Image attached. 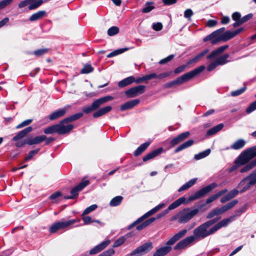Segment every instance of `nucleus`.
I'll list each match as a JSON object with an SVG mask.
<instances>
[{"instance_id": "nucleus-1", "label": "nucleus", "mask_w": 256, "mask_h": 256, "mask_svg": "<svg viewBox=\"0 0 256 256\" xmlns=\"http://www.w3.org/2000/svg\"><path fill=\"white\" fill-rule=\"evenodd\" d=\"M220 218V217L212 218L200 225L193 230V236L186 237L180 241L174 246V250L184 249L192 244L195 239H204L209 236L214 234L222 228L227 226L229 224L228 222L226 223V220H227L226 218L222 220L210 228L214 224L218 222Z\"/></svg>"}, {"instance_id": "nucleus-2", "label": "nucleus", "mask_w": 256, "mask_h": 256, "mask_svg": "<svg viewBox=\"0 0 256 256\" xmlns=\"http://www.w3.org/2000/svg\"><path fill=\"white\" fill-rule=\"evenodd\" d=\"M113 99V96H106L95 100L90 105L82 108V112H78L64 118L61 120L62 123L64 125V124L73 122L82 118L84 113L88 114L94 111V112L92 114L94 118H98L104 116L112 110V107L110 106H107L100 108V106Z\"/></svg>"}, {"instance_id": "nucleus-3", "label": "nucleus", "mask_w": 256, "mask_h": 256, "mask_svg": "<svg viewBox=\"0 0 256 256\" xmlns=\"http://www.w3.org/2000/svg\"><path fill=\"white\" fill-rule=\"evenodd\" d=\"M33 130V128L31 126H28L24 129L19 132L12 139V141L16 142L15 146L16 148H22L26 144L32 146L34 144H40L44 141H46L45 144L48 145L52 142L55 140V138L52 137L47 138L45 135L38 136L35 137L28 136L24 140H20L25 138L27 134Z\"/></svg>"}, {"instance_id": "nucleus-4", "label": "nucleus", "mask_w": 256, "mask_h": 256, "mask_svg": "<svg viewBox=\"0 0 256 256\" xmlns=\"http://www.w3.org/2000/svg\"><path fill=\"white\" fill-rule=\"evenodd\" d=\"M205 66H201L190 72L178 77L174 80L164 84L163 88H170L180 85L194 78L197 74L202 72Z\"/></svg>"}, {"instance_id": "nucleus-5", "label": "nucleus", "mask_w": 256, "mask_h": 256, "mask_svg": "<svg viewBox=\"0 0 256 256\" xmlns=\"http://www.w3.org/2000/svg\"><path fill=\"white\" fill-rule=\"evenodd\" d=\"M188 230L184 229L180 231L177 234L172 236L167 242V246H164L157 250L153 254V256H164L172 250V247L170 246L174 244L184 236L186 235Z\"/></svg>"}, {"instance_id": "nucleus-6", "label": "nucleus", "mask_w": 256, "mask_h": 256, "mask_svg": "<svg viewBox=\"0 0 256 256\" xmlns=\"http://www.w3.org/2000/svg\"><path fill=\"white\" fill-rule=\"evenodd\" d=\"M74 128V125L72 124L66 126L64 125L60 120L58 124L52 125L44 128V132L46 134L56 132L58 134L62 135L69 133Z\"/></svg>"}, {"instance_id": "nucleus-7", "label": "nucleus", "mask_w": 256, "mask_h": 256, "mask_svg": "<svg viewBox=\"0 0 256 256\" xmlns=\"http://www.w3.org/2000/svg\"><path fill=\"white\" fill-rule=\"evenodd\" d=\"M205 206V204H201L198 208L190 210L188 208H184L178 212L179 224H186L196 216L199 210Z\"/></svg>"}, {"instance_id": "nucleus-8", "label": "nucleus", "mask_w": 256, "mask_h": 256, "mask_svg": "<svg viewBox=\"0 0 256 256\" xmlns=\"http://www.w3.org/2000/svg\"><path fill=\"white\" fill-rule=\"evenodd\" d=\"M238 203V200L236 199L230 202H228L226 204L222 206L220 208H215L206 214V219H210L215 216H220L232 208Z\"/></svg>"}, {"instance_id": "nucleus-9", "label": "nucleus", "mask_w": 256, "mask_h": 256, "mask_svg": "<svg viewBox=\"0 0 256 256\" xmlns=\"http://www.w3.org/2000/svg\"><path fill=\"white\" fill-rule=\"evenodd\" d=\"M217 186V184L213 182L206 186H205L198 191L196 192L194 194L190 196L187 200L186 202H189L194 200L204 197L206 195L210 192L212 189Z\"/></svg>"}, {"instance_id": "nucleus-10", "label": "nucleus", "mask_w": 256, "mask_h": 256, "mask_svg": "<svg viewBox=\"0 0 256 256\" xmlns=\"http://www.w3.org/2000/svg\"><path fill=\"white\" fill-rule=\"evenodd\" d=\"M80 220L72 219L66 222H58L53 224L49 228L48 231L50 234L56 233L58 230L61 229H65L68 227L71 224H72L76 222H80Z\"/></svg>"}, {"instance_id": "nucleus-11", "label": "nucleus", "mask_w": 256, "mask_h": 256, "mask_svg": "<svg viewBox=\"0 0 256 256\" xmlns=\"http://www.w3.org/2000/svg\"><path fill=\"white\" fill-rule=\"evenodd\" d=\"M90 184L88 180H82L78 185L74 187L70 190V196H66L64 197L65 200L76 198L79 194V192L82 191L85 187Z\"/></svg>"}, {"instance_id": "nucleus-12", "label": "nucleus", "mask_w": 256, "mask_h": 256, "mask_svg": "<svg viewBox=\"0 0 256 256\" xmlns=\"http://www.w3.org/2000/svg\"><path fill=\"white\" fill-rule=\"evenodd\" d=\"M250 160L246 152L244 150L235 160L234 164L229 168V172H232L234 171L238 167L244 165Z\"/></svg>"}, {"instance_id": "nucleus-13", "label": "nucleus", "mask_w": 256, "mask_h": 256, "mask_svg": "<svg viewBox=\"0 0 256 256\" xmlns=\"http://www.w3.org/2000/svg\"><path fill=\"white\" fill-rule=\"evenodd\" d=\"M153 246L152 242H145L134 250L130 255V256H142L150 252Z\"/></svg>"}, {"instance_id": "nucleus-14", "label": "nucleus", "mask_w": 256, "mask_h": 256, "mask_svg": "<svg viewBox=\"0 0 256 256\" xmlns=\"http://www.w3.org/2000/svg\"><path fill=\"white\" fill-rule=\"evenodd\" d=\"M225 30V28L224 27H222L208 35L206 37L203 38V41L204 42H206L208 41H210V44L212 45H215L218 44V42L216 41V39L220 36L222 34H224V32Z\"/></svg>"}, {"instance_id": "nucleus-15", "label": "nucleus", "mask_w": 256, "mask_h": 256, "mask_svg": "<svg viewBox=\"0 0 256 256\" xmlns=\"http://www.w3.org/2000/svg\"><path fill=\"white\" fill-rule=\"evenodd\" d=\"M145 88V86L139 85L128 89L125 91L124 94L127 98H132L144 94Z\"/></svg>"}, {"instance_id": "nucleus-16", "label": "nucleus", "mask_w": 256, "mask_h": 256, "mask_svg": "<svg viewBox=\"0 0 256 256\" xmlns=\"http://www.w3.org/2000/svg\"><path fill=\"white\" fill-rule=\"evenodd\" d=\"M168 213V212L166 210V209L164 210L163 212L158 214L156 217L150 218L149 219L144 222L142 224H140V225L136 226V230L138 231L142 230L149 226L150 224L154 222L156 220H158L162 218V217L166 215Z\"/></svg>"}, {"instance_id": "nucleus-17", "label": "nucleus", "mask_w": 256, "mask_h": 256, "mask_svg": "<svg viewBox=\"0 0 256 256\" xmlns=\"http://www.w3.org/2000/svg\"><path fill=\"white\" fill-rule=\"evenodd\" d=\"M190 135V132H182L174 137L170 141V146L172 147L176 146L179 143L183 142Z\"/></svg>"}, {"instance_id": "nucleus-18", "label": "nucleus", "mask_w": 256, "mask_h": 256, "mask_svg": "<svg viewBox=\"0 0 256 256\" xmlns=\"http://www.w3.org/2000/svg\"><path fill=\"white\" fill-rule=\"evenodd\" d=\"M66 108H64L54 111L48 116L49 120L52 121L62 117L66 114Z\"/></svg>"}, {"instance_id": "nucleus-19", "label": "nucleus", "mask_w": 256, "mask_h": 256, "mask_svg": "<svg viewBox=\"0 0 256 256\" xmlns=\"http://www.w3.org/2000/svg\"><path fill=\"white\" fill-rule=\"evenodd\" d=\"M247 208V204L243 205L240 208L236 210L234 214L232 216L226 218L227 220H226V222H228V223H230L234 220L236 218L239 217L246 210Z\"/></svg>"}, {"instance_id": "nucleus-20", "label": "nucleus", "mask_w": 256, "mask_h": 256, "mask_svg": "<svg viewBox=\"0 0 256 256\" xmlns=\"http://www.w3.org/2000/svg\"><path fill=\"white\" fill-rule=\"evenodd\" d=\"M110 244V240H106L102 242L100 244L96 246L90 250V254H96L104 250Z\"/></svg>"}, {"instance_id": "nucleus-21", "label": "nucleus", "mask_w": 256, "mask_h": 256, "mask_svg": "<svg viewBox=\"0 0 256 256\" xmlns=\"http://www.w3.org/2000/svg\"><path fill=\"white\" fill-rule=\"evenodd\" d=\"M163 152V148L160 147L146 154L143 157L142 160L144 162H146L156 157L159 154H161Z\"/></svg>"}, {"instance_id": "nucleus-22", "label": "nucleus", "mask_w": 256, "mask_h": 256, "mask_svg": "<svg viewBox=\"0 0 256 256\" xmlns=\"http://www.w3.org/2000/svg\"><path fill=\"white\" fill-rule=\"evenodd\" d=\"M140 101L138 99H134L125 102L122 104L120 106V110L122 111H124L132 109L140 103Z\"/></svg>"}, {"instance_id": "nucleus-23", "label": "nucleus", "mask_w": 256, "mask_h": 256, "mask_svg": "<svg viewBox=\"0 0 256 256\" xmlns=\"http://www.w3.org/2000/svg\"><path fill=\"white\" fill-rule=\"evenodd\" d=\"M229 47L228 45H224L218 48L216 50H213L210 54L206 56L208 60H210L216 57L218 54H222Z\"/></svg>"}, {"instance_id": "nucleus-24", "label": "nucleus", "mask_w": 256, "mask_h": 256, "mask_svg": "<svg viewBox=\"0 0 256 256\" xmlns=\"http://www.w3.org/2000/svg\"><path fill=\"white\" fill-rule=\"evenodd\" d=\"M233 32L230 30L225 32L220 36H219L216 40L218 43L220 42H226L232 38H234Z\"/></svg>"}, {"instance_id": "nucleus-25", "label": "nucleus", "mask_w": 256, "mask_h": 256, "mask_svg": "<svg viewBox=\"0 0 256 256\" xmlns=\"http://www.w3.org/2000/svg\"><path fill=\"white\" fill-rule=\"evenodd\" d=\"M186 200V198L184 196L180 197L171 204L166 210L168 212L170 210L176 208L182 204L185 203Z\"/></svg>"}, {"instance_id": "nucleus-26", "label": "nucleus", "mask_w": 256, "mask_h": 256, "mask_svg": "<svg viewBox=\"0 0 256 256\" xmlns=\"http://www.w3.org/2000/svg\"><path fill=\"white\" fill-rule=\"evenodd\" d=\"M150 142H146L139 146L134 152L135 156H138L144 152L150 146Z\"/></svg>"}, {"instance_id": "nucleus-27", "label": "nucleus", "mask_w": 256, "mask_h": 256, "mask_svg": "<svg viewBox=\"0 0 256 256\" xmlns=\"http://www.w3.org/2000/svg\"><path fill=\"white\" fill-rule=\"evenodd\" d=\"M194 142L193 140H189L183 144L180 145L178 146L174 150V153H178L180 152V151H182L186 148H187L192 146L194 144Z\"/></svg>"}, {"instance_id": "nucleus-28", "label": "nucleus", "mask_w": 256, "mask_h": 256, "mask_svg": "<svg viewBox=\"0 0 256 256\" xmlns=\"http://www.w3.org/2000/svg\"><path fill=\"white\" fill-rule=\"evenodd\" d=\"M134 81V76H130L118 82V86L120 88H124L132 84Z\"/></svg>"}, {"instance_id": "nucleus-29", "label": "nucleus", "mask_w": 256, "mask_h": 256, "mask_svg": "<svg viewBox=\"0 0 256 256\" xmlns=\"http://www.w3.org/2000/svg\"><path fill=\"white\" fill-rule=\"evenodd\" d=\"M240 170V172L242 173L247 172L256 166V159L255 158L251 161L250 160Z\"/></svg>"}, {"instance_id": "nucleus-30", "label": "nucleus", "mask_w": 256, "mask_h": 256, "mask_svg": "<svg viewBox=\"0 0 256 256\" xmlns=\"http://www.w3.org/2000/svg\"><path fill=\"white\" fill-rule=\"evenodd\" d=\"M46 15V13L44 10H40L32 14L29 20L34 22L40 20Z\"/></svg>"}, {"instance_id": "nucleus-31", "label": "nucleus", "mask_w": 256, "mask_h": 256, "mask_svg": "<svg viewBox=\"0 0 256 256\" xmlns=\"http://www.w3.org/2000/svg\"><path fill=\"white\" fill-rule=\"evenodd\" d=\"M208 52L209 50L208 49L204 50L197 54L196 56L188 60L187 62L188 64L190 65L192 63L197 62L200 59L202 58L207 53H208Z\"/></svg>"}, {"instance_id": "nucleus-32", "label": "nucleus", "mask_w": 256, "mask_h": 256, "mask_svg": "<svg viewBox=\"0 0 256 256\" xmlns=\"http://www.w3.org/2000/svg\"><path fill=\"white\" fill-rule=\"evenodd\" d=\"M197 180V178L191 179L188 182L182 185L181 187H180L178 190V192H180L188 189L196 183Z\"/></svg>"}, {"instance_id": "nucleus-33", "label": "nucleus", "mask_w": 256, "mask_h": 256, "mask_svg": "<svg viewBox=\"0 0 256 256\" xmlns=\"http://www.w3.org/2000/svg\"><path fill=\"white\" fill-rule=\"evenodd\" d=\"M246 144V142L244 140L238 139L231 146V148L234 150L241 149L244 147Z\"/></svg>"}, {"instance_id": "nucleus-34", "label": "nucleus", "mask_w": 256, "mask_h": 256, "mask_svg": "<svg viewBox=\"0 0 256 256\" xmlns=\"http://www.w3.org/2000/svg\"><path fill=\"white\" fill-rule=\"evenodd\" d=\"M224 126L223 124H220L208 130L206 132V134L208 136L214 134L220 130L224 128Z\"/></svg>"}, {"instance_id": "nucleus-35", "label": "nucleus", "mask_w": 256, "mask_h": 256, "mask_svg": "<svg viewBox=\"0 0 256 256\" xmlns=\"http://www.w3.org/2000/svg\"><path fill=\"white\" fill-rule=\"evenodd\" d=\"M124 198L122 196H118L112 198L110 202V205L112 206H119L122 202Z\"/></svg>"}, {"instance_id": "nucleus-36", "label": "nucleus", "mask_w": 256, "mask_h": 256, "mask_svg": "<svg viewBox=\"0 0 256 256\" xmlns=\"http://www.w3.org/2000/svg\"><path fill=\"white\" fill-rule=\"evenodd\" d=\"M229 56H230L228 54H226L222 56L218 57L216 60L218 65H224L230 62V60H227Z\"/></svg>"}, {"instance_id": "nucleus-37", "label": "nucleus", "mask_w": 256, "mask_h": 256, "mask_svg": "<svg viewBox=\"0 0 256 256\" xmlns=\"http://www.w3.org/2000/svg\"><path fill=\"white\" fill-rule=\"evenodd\" d=\"M210 149L208 148L203 152H202L196 154H195L194 156V158L195 160H200L208 156L210 154Z\"/></svg>"}, {"instance_id": "nucleus-38", "label": "nucleus", "mask_w": 256, "mask_h": 256, "mask_svg": "<svg viewBox=\"0 0 256 256\" xmlns=\"http://www.w3.org/2000/svg\"><path fill=\"white\" fill-rule=\"evenodd\" d=\"M244 151L251 160L256 157V146L246 148Z\"/></svg>"}, {"instance_id": "nucleus-39", "label": "nucleus", "mask_w": 256, "mask_h": 256, "mask_svg": "<svg viewBox=\"0 0 256 256\" xmlns=\"http://www.w3.org/2000/svg\"><path fill=\"white\" fill-rule=\"evenodd\" d=\"M172 74V71H168V72H164L160 74H157L156 73H152V74H150V75L154 76L152 77V79L154 78H157L158 79H162L164 78L170 76Z\"/></svg>"}, {"instance_id": "nucleus-40", "label": "nucleus", "mask_w": 256, "mask_h": 256, "mask_svg": "<svg viewBox=\"0 0 256 256\" xmlns=\"http://www.w3.org/2000/svg\"><path fill=\"white\" fill-rule=\"evenodd\" d=\"M44 1L43 0H38L37 2L34 1L32 2H29L28 10H33L37 8L40 6L43 3Z\"/></svg>"}, {"instance_id": "nucleus-41", "label": "nucleus", "mask_w": 256, "mask_h": 256, "mask_svg": "<svg viewBox=\"0 0 256 256\" xmlns=\"http://www.w3.org/2000/svg\"><path fill=\"white\" fill-rule=\"evenodd\" d=\"M154 4V2H146L145 6L142 10V12L143 13L150 12L155 8L154 6H152Z\"/></svg>"}, {"instance_id": "nucleus-42", "label": "nucleus", "mask_w": 256, "mask_h": 256, "mask_svg": "<svg viewBox=\"0 0 256 256\" xmlns=\"http://www.w3.org/2000/svg\"><path fill=\"white\" fill-rule=\"evenodd\" d=\"M154 76L153 75H150V74H149L145 75L142 77H140L138 78H134V81L136 84H140L142 82L146 80H150L152 79V77Z\"/></svg>"}, {"instance_id": "nucleus-43", "label": "nucleus", "mask_w": 256, "mask_h": 256, "mask_svg": "<svg viewBox=\"0 0 256 256\" xmlns=\"http://www.w3.org/2000/svg\"><path fill=\"white\" fill-rule=\"evenodd\" d=\"M40 150V148H36V150H32L28 152L27 156L25 157L24 159V162L28 161L31 160L34 156Z\"/></svg>"}, {"instance_id": "nucleus-44", "label": "nucleus", "mask_w": 256, "mask_h": 256, "mask_svg": "<svg viewBox=\"0 0 256 256\" xmlns=\"http://www.w3.org/2000/svg\"><path fill=\"white\" fill-rule=\"evenodd\" d=\"M49 52V48H44L36 50L34 52V54L36 56L39 57L47 54Z\"/></svg>"}, {"instance_id": "nucleus-45", "label": "nucleus", "mask_w": 256, "mask_h": 256, "mask_svg": "<svg viewBox=\"0 0 256 256\" xmlns=\"http://www.w3.org/2000/svg\"><path fill=\"white\" fill-rule=\"evenodd\" d=\"M94 70V68H92L90 64H86L84 66V68L81 70L80 72L81 74H87L92 72Z\"/></svg>"}, {"instance_id": "nucleus-46", "label": "nucleus", "mask_w": 256, "mask_h": 256, "mask_svg": "<svg viewBox=\"0 0 256 256\" xmlns=\"http://www.w3.org/2000/svg\"><path fill=\"white\" fill-rule=\"evenodd\" d=\"M126 238L124 236H122L116 240L113 244V248H117L122 246L126 240Z\"/></svg>"}, {"instance_id": "nucleus-47", "label": "nucleus", "mask_w": 256, "mask_h": 256, "mask_svg": "<svg viewBox=\"0 0 256 256\" xmlns=\"http://www.w3.org/2000/svg\"><path fill=\"white\" fill-rule=\"evenodd\" d=\"M189 64H188V62H186V64L180 66L178 68H176L172 72H174L175 74L182 73L186 70Z\"/></svg>"}, {"instance_id": "nucleus-48", "label": "nucleus", "mask_w": 256, "mask_h": 256, "mask_svg": "<svg viewBox=\"0 0 256 256\" xmlns=\"http://www.w3.org/2000/svg\"><path fill=\"white\" fill-rule=\"evenodd\" d=\"M246 85L244 86V87L240 88V89L236 90H234L230 92V94L232 96H236L240 95L243 92H245L246 90Z\"/></svg>"}, {"instance_id": "nucleus-49", "label": "nucleus", "mask_w": 256, "mask_h": 256, "mask_svg": "<svg viewBox=\"0 0 256 256\" xmlns=\"http://www.w3.org/2000/svg\"><path fill=\"white\" fill-rule=\"evenodd\" d=\"M98 208V206L96 204H92L90 206L86 208L82 212V216H86L90 212Z\"/></svg>"}, {"instance_id": "nucleus-50", "label": "nucleus", "mask_w": 256, "mask_h": 256, "mask_svg": "<svg viewBox=\"0 0 256 256\" xmlns=\"http://www.w3.org/2000/svg\"><path fill=\"white\" fill-rule=\"evenodd\" d=\"M119 32V28L116 26L110 27L108 30V34L110 36H113Z\"/></svg>"}, {"instance_id": "nucleus-51", "label": "nucleus", "mask_w": 256, "mask_h": 256, "mask_svg": "<svg viewBox=\"0 0 256 256\" xmlns=\"http://www.w3.org/2000/svg\"><path fill=\"white\" fill-rule=\"evenodd\" d=\"M62 196V192L60 191H57L52 194L48 198L50 200H52L54 202H56V199L60 196Z\"/></svg>"}, {"instance_id": "nucleus-52", "label": "nucleus", "mask_w": 256, "mask_h": 256, "mask_svg": "<svg viewBox=\"0 0 256 256\" xmlns=\"http://www.w3.org/2000/svg\"><path fill=\"white\" fill-rule=\"evenodd\" d=\"M32 122V119H28L26 120L23 122H22L21 123L17 125L16 127V129H20L23 127L28 126L30 125Z\"/></svg>"}, {"instance_id": "nucleus-53", "label": "nucleus", "mask_w": 256, "mask_h": 256, "mask_svg": "<svg viewBox=\"0 0 256 256\" xmlns=\"http://www.w3.org/2000/svg\"><path fill=\"white\" fill-rule=\"evenodd\" d=\"M256 110V100L251 103L250 106L246 110L247 114H250Z\"/></svg>"}, {"instance_id": "nucleus-54", "label": "nucleus", "mask_w": 256, "mask_h": 256, "mask_svg": "<svg viewBox=\"0 0 256 256\" xmlns=\"http://www.w3.org/2000/svg\"><path fill=\"white\" fill-rule=\"evenodd\" d=\"M175 56L174 54H170L168 56L161 60L159 62V64H166L167 62L171 61Z\"/></svg>"}, {"instance_id": "nucleus-55", "label": "nucleus", "mask_w": 256, "mask_h": 256, "mask_svg": "<svg viewBox=\"0 0 256 256\" xmlns=\"http://www.w3.org/2000/svg\"><path fill=\"white\" fill-rule=\"evenodd\" d=\"M130 49V48H120V49H118V50H116L112 52V56H117L118 54H121Z\"/></svg>"}, {"instance_id": "nucleus-56", "label": "nucleus", "mask_w": 256, "mask_h": 256, "mask_svg": "<svg viewBox=\"0 0 256 256\" xmlns=\"http://www.w3.org/2000/svg\"><path fill=\"white\" fill-rule=\"evenodd\" d=\"M239 193V191L237 189H233L230 191L227 194L226 196L230 198V200L232 198L235 197Z\"/></svg>"}, {"instance_id": "nucleus-57", "label": "nucleus", "mask_w": 256, "mask_h": 256, "mask_svg": "<svg viewBox=\"0 0 256 256\" xmlns=\"http://www.w3.org/2000/svg\"><path fill=\"white\" fill-rule=\"evenodd\" d=\"M13 0H2L0 2V10L8 6Z\"/></svg>"}, {"instance_id": "nucleus-58", "label": "nucleus", "mask_w": 256, "mask_h": 256, "mask_svg": "<svg viewBox=\"0 0 256 256\" xmlns=\"http://www.w3.org/2000/svg\"><path fill=\"white\" fill-rule=\"evenodd\" d=\"M114 254V250L113 248H110L101 253L98 256H112Z\"/></svg>"}, {"instance_id": "nucleus-59", "label": "nucleus", "mask_w": 256, "mask_h": 256, "mask_svg": "<svg viewBox=\"0 0 256 256\" xmlns=\"http://www.w3.org/2000/svg\"><path fill=\"white\" fill-rule=\"evenodd\" d=\"M218 198L216 196V194H213V195L211 196H210L209 198H208L206 200V202L204 203L203 204H205V205H206V204H210V203L213 202L214 201L216 200Z\"/></svg>"}, {"instance_id": "nucleus-60", "label": "nucleus", "mask_w": 256, "mask_h": 256, "mask_svg": "<svg viewBox=\"0 0 256 256\" xmlns=\"http://www.w3.org/2000/svg\"><path fill=\"white\" fill-rule=\"evenodd\" d=\"M218 66V62H216V60H215L214 62L210 63L207 68V70L208 72H210L216 68V67Z\"/></svg>"}, {"instance_id": "nucleus-61", "label": "nucleus", "mask_w": 256, "mask_h": 256, "mask_svg": "<svg viewBox=\"0 0 256 256\" xmlns=\"http://www.w3.org/2000/svg\"><path fill=\"white\" fill-rule=\"evenodd\" d=\"M82 220L84 224H88L92 222H94L92 218L90 216H82Z\"/></svg>"}, {"instance_id": "nucleus-62", "label": "nucleus", "mask_w": 256, "mask_h": 256, "mask_svg": "<svg viewBox=\"0 0 256 256\" xmlns=\"http://www.w3.org/2000/svg\"><path fill=\"white\" fill-rule=\"evenodd\" d=\"M152 28L156 31H160L162 28V24L161 22L154 23L152 24Z\"/></svg>"}, {"instance_id": "nucleus-63", "label": "nucleus", "mask_w": 256, "mask_h": 256, "mask_svg": "<svg viewBox=\"0 0 256 256\" xmlns=\"http://www.w3.org/2000/svg\"><path fill=\"white\" fill-rule=\"evenodd\" d=\"M193 14L194 12L190 8L186 9L184 12V16L187 18H190Z\"/></svg>"}, {"instance_id": "nucleus-64", "label": "nucleus", "mask_w": 256, "mask_h": 256, "mask_svg": "<svg viewBox=\"0 0 256 256\" xmlns=\"http://www.w3.org/2000/svg\"><path fill=\"white\" fill-rule=\"evenodd\" d=\"M232 18L234 21H238L241 20V14L238 12H234L232 14Z\"/></svg>"}]
</instances>
